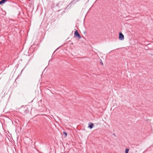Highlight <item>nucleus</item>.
Wrapping results in <instances>:
<instances>
[{
  "label": "nucleus",
  "mask_w": 153,
  "mask_h": 153,
  "mask_svg": "<svg viewBox=\"0 0 153 153\" xmlns=\"http://www.w3.org/2000/svg\"><path fill=\"white\" fill-rule=\"evenodd\" d=\"M119 39L121 40H123L124 39V35L121 33H119Z\"/></svg>",
  "instance_id": "obj_1"
},
{
  "label": "nucleus",
  "mask_w": 153,
  "mask_h": 153,
  "mask_svg": "<svg viewBox=\"0 0 153 153\" xmlns=\"http://www.w3.org/2000/svg\"><path fill=\"white\" fill-rule=\"evenodd\" d=\"M74 35L78 37L79 39H80L81 38L80 34H79L77 30H76L74 32Z\"/></svg>",
  "instance_id": "obj_2"
},
{
  "label": "nucleus",
  "mask_w": 153,
  "mask_h": 153,
  "mask_svg": "<svg viewBox=\"0 0 153 153\" xmlns=\"http://www.w3.org/2000/svg\"><path fill=\"white\" fill-rule=\"evenodd\" d=\"M114 136H116L115 134H114Z\"/></svg>",
  "instance_id": "obj_11"
},
{
  "label": "nucleus",
  "mask_w": 153,
  "mask_h": 153,
  "mask_svg": "<svg viewBox=\"0 0 153 153\" xmlns=\"http://www.w3.org/2000/svg\"><path fill=\"white\" fill-rule=\"evenodd\" d=\"M100 63L102 65H103V62H102L101 60H100Z\"/></svg>",
  "instance_id": "obj_7"
},
{
  "label": "nucleus",
  "mask_w": 153,
  "mask_h": 153,
  "mask_svg": "<svg viewBox=\"0 0 153 153\" xmlns=\"http://www.w3.org/2000/svg\"><path fill=\"white\" fill-rule=\"evenodd\" d=\"M129 150V149H128V148L126 149V150H125V153H128Z\"/></svg>",
  "instance_id": "obj_6"
},
{
  "label": "nucleus",
  "mask_w": 153,
  "mask_h": 153,
  "mask_svg": "<svg viewBox=\"0 0 153 153\" xmlns=\"http://www.w3.org/2000/svg\"><path fill=\"white\" fill-rule=\"evenodd\" d=\"M76 3V2H74V1L73 0L72 2L70 3L69 5H71L72 4H75Z\"/></svg>",
  "instance_id": "obj_5"
},
{
  "label": "nucleus",
  "mask_w": 153,
  "mask_h": 153,
  "mask_svg": "<svg viewBox=\"0 0 153 153\" xmlns=\"http://www.w3.org/2000/svg\"><path fill=\"white\" fill-rule=\"evenodd\" d=\"M88 127L90 129H91L94 126L93 124L91 123H88Z\"/></svg>",
  "instance_id": "obj_3"
},
{
  "label": "nucleus",
  "mask_w": 153,
  "mask_h": 153,
  "mask_svg": "<svg viewBox=\"0 0 153 153\" xmlns=\"http://www.w3.org/2000/svg\"><path fill=\"white\" fill-rule=\"evenodd\" d=\"M27 139L29 141H30L31 140L30 139V138H27Z\"/></svg>",
  "instance_id": "obj_8"
},
{
  "label": "nucleus",
  "mask_w": 153,
  "mask_h": 153,
  "mask_svg": "<svg viewBox=\"0 0 153 153\" xmlns=\"http://www.w3.org/2000/svg\"><path fill=\"white\" fill-rule=\"evenodd\" d=\"M7 1V0H2L0 1V5L4 4Z\"/></svg>",
  "instance_id": "obj_4"
},
{
  "label": "nucleus",
  "mask_w": 153,
  "mask_h": 153,
  "mask_svg": "<svg viewBox=\"0 0 153 153\" xmlns=\"http://www.w3.org/2000/svg\"><path fill=\"white\" fill-rule=\"evenodd\" d=\"M63 134H67V133L65 132L64 131L63 132Z\"/></svg>",
  "instance_id": "obj_9"
},
{
  "label": "nucleus",
  "mask_w": 153,
  "mask_h": 153,
  "mask_svg": "<svg viewBox=\"0 0 153 153\" xmlns=\"http://www.w3.org/2000/svg\"><path fill=\"white\" fill-rule=\"evenodd\" d=\"M65 137H66L67 136V134H65Z\"/></svg>",
  "instance_id": "obj_10"
}]
</instances>
